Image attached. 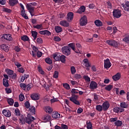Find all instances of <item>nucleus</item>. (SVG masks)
Listing matches in <instances>:
<instances>
[{
    "instance_id": "nucleus-1",
    "label": "nucleus",
    "mask_w": 129,
    "mask_h": 129,
    "mask_svg": "<svg viewBox=\"0 0 129 129\" xmlns=\"http://www.w3.org/2000/svg\"><path fill=\"white\" fill-rule=\"evenodd\" d=\"M61 51L66 56H69L71 54V48L67 46L62 47L61 48Z\"/></svg>"
},
{
    "instance_id": "nucleus-2",
    "label": "nucleus",
    "mask_w": 129,
    "mask_h": 129,
    "mask_svg": "<svg viewBox=\"0 0 129 129\" xmlns=\"http://www.w3.org/2000/svg\"><path fill=\"white\" fill-rule=\"evenodd\" d=\"M77 98H78V96L75 94H72V97H70V100L76 105H80V102L77 100Z\"/></svg>"
},
{
    "instance_id": "nucleus-3",
    "label": "nucleus",
    "mask_w": 129,
    "mask_h": 129,
    "mask_svg": "<svg viewBox=\"0 0 129 129\" xmlns=\"http://www.w3.org/2000/svg\"><path fill=\"white\" fill-rule=\"evenodd\" d=\"M106 43L109 45L110 46H112L113 47H115V48H118L119 47V43L116 42V41L114 40H106Z\"/></svg>"
},
{
    "instance_id": "nucleus-4",
    "label": "nucleus",
    "mask_w": 129,
    "mask_h": 129,
    "mask_svg": "<svg viewBox=\"0 0 129 129\" xmlns=\"http://www.w3.org/2000/svg\"><path fill=\"white\" fill-rule=\"evenodd\" d=\"M75 45H76L75 43L72 42V43H69L68 45V47L73 49V50L74 51L75 53H77V54H80L81 53V50L76 49V47H75Z\"/></svg>"
},
{
    "instance_id": "nucleus-5",
    "label": "nucleus",
    "mask_w": 129,
    "mask_h": 129,
    "mask_svg": "<svg viewBox=\"0 0 129 129\" xmlns=\"http://www.w3.org/2000/svg\"><path fill=\"white\" fill-rule=\"evenodd\" d=\"M113 16L114 18H116V19H119L121 17V11L119 9H115L113 11Z\"/></svg>"
},
{
    "instance_id": "nucleus-6",
    "label": "nucleus",
    "mask_w": 129,
    "mask_h": 129,
    "mask_svg": "<svg viewBox=\"0 0 129 129\" xmlns=\"http://www.w3.org/2000/svg\"><path fill=\"white\" fill-rule=\"evenodd\" d=\"M26 9L29 11L31 17H33V14L35 13V8L31 6V4H26Z\"/></svg>"
},
{
    "instance_id": "nucleus-7",
    "label": "nucleus",
    "mask_w": 129,
    "mask_h": 129,
    "mask_svg": "<svg viewBox=\"0 0 129 129\" xmlns=\"http://www.w3.org/2000/svg\"><path fill=\"white\" fill-rule=\"evenodd\" d=\"M35 119H36L35 117L31 115V114H28L27 117H25V122L30 124L32 123V121L35 120Z\"/></svg>"
},
{
    "instance_id": "nucleus-8",
    "label": "nucleus",
    "mask_w": 129,
    "mask_h": 129,
    "mask_svg": "<svg viewBox=\"0 0 129 129\" xmlns=\"http://www.w3.org/2000/svg\"><path fill=\"white\" fill-rule=\"evenodd\" d=\"M80 24L81 26H86L87 25V17L86 16H84L82 17L80 20Z\"/></svg>"
},
{
    "instance_id": "nucleus-9",
    "label": "nucleus",
    "mask_w": 129,
    "mask_h": 129,
    "mask_svg": "<svg viewBox=\"0 0 129 129\" xmlns=\"http://www.w3.org/2000/svg\"><path fill=\"white\" fill-rule=\"evenodd\" d=\"M111 67V62L109 60V58H107L106 59L104 60V67L106 69H108V68H110Z\"/></svg>"
},
{
    "instance_id": "nucleus-10",
    "label": "nucleus",
    "mask_w": 129,
    "mask_h": 129,
    "mask_svg": "<svg viewBox=\"0 0 129 129\" xmlns=\"http://www.w3.org/2000/svg\"><path fill=\"white\" fill-rule=\"evenodd\" d=\"M102 106L103 107V110L104 111H106V110H107V109L109 108L110 104H109V102L108 101H106L103 103Z\"/></svg>"
},
{
    "instance_id": "nucleus-11",
    "label": "nucleus",
    "mask_w": 129,
    "mask_h": 129,
    "mask_svg": "<svg viewBox=\"0 0 129 129\" xmlns=\"http://www.w3.org/2000/svg\"><path fill=\"white\" fill-rule=\"evenodd\" d=\"M74 17V14H73V12H69L67 15V21L70 22H72Z\"/></svg>"
},
{
    "instance_id": "nucleus-12",
    "label": "nucleus",
    "mask_w": 129,
    "mask_h": 129,
    "mask_svg": "<svg viewBox=\"0 0 129 129\" xmlns=\"http://www.w3.org/2000/svg\"><path fill=\"white\" fill-rule=\"evenodd\" d=\"M30 97L32 100H39L40 99V95L37 93H33L30 95Z\"/></svg>"
},
{
    "instance_id": "nucleus-13",
    "label": "nucleus",
    "mask_w": 129,
    "mask_h": 129,
    "mask_svg": "<svg viewBox=\"0 0 129 129\" xmlns=\"http://www.w3.org/2000/svg\"><path fill=\"white\" fill-rule=\"evenodd\" d=\"M89 88L90 89H96L97 88V83L94 81H92L89 85Z\"/></svg>"
},
{
    "instance_id": "nucleus-14",
    "label": "nucleus",
    "mask_w": 129,
    "mask_h": 129,
    "mask_svg": "<svg viewBox=\"0 0 129 129\" xmlns=\"http://www.w3.org/2000/svg\"><path fill=\"white\" fill-rule=\"evenodd\" d=\"M122 7L125 12H129V2L127 1L125 4H122Z\"/></svg>"
},
{
    "instance_id": "nucleus-15",
    "label": "nucleus",
    "mask_w": 129,
    "mask_h": 129,
    "mask_svg": "<svg viewBox=\"0 0 129 129\" xmlns=\"http://www.w3.org/2000/svg\"><path fill=\"white\" fill-rule=\"evenodd\" d=\"M2 113L6 116L7 117H10L12 116V114L11 113V111L9 110L4 109L2 111Z\"/></svg>"
},
{
    "instance_id": "nucleus-16",
    "label": "nucleus",
    "mask_w": 129,
    "mask_h": 129,
    "mask_svg": "<svg viewBox=\"0 0 129 129\" xmlns=\"http://www.w3.org/2000/svg\"><path fill=\"white\" fill-rule=\"evenodd\" d=\"M59 25H60V26H62V27H65L67 28L69 26V23H68L66 20H62L60 21Z\"/></svg>"
},
{
    "instance_id": "nucleus-17",
    "label": "nucleus",
    "mask_w": 129,
    "mask_h": 129,
    "mask_svg": "<svg viewBox=\"0 0 129 129\" xmlns=\"http://www.w3.org/2000/svg\"><path fill=\"white\" fill-rule=\"evenodd\" d=\"M3 38L5 39V40H7V41H12V40H13V37H12L11 34H4Z\"/></svg>"
},
{
    "instance_id": "nucleus-18",
    "label": "nucleus",
    "mask_w": 129,
    "mask_h": 129,
    "mask_svg": "<svg viewBox=\"0 0 129 129\" xmlns=\"http://www.w3.org/2000/svg\"><path fill=\"white\" fill-rule=\"evenodd\" d=\"M86 10V8L84 6H81L78 11L77 13L78 14H82L83 13H84L85 12V10Z\"/></svg>"
},
{
    "instance_id": "nucleus-19",
    "label": "nucleus",
    "mask_w": 129,
    "mask_h": 129,
    "mask_svg": "<svg viewBox=\"0 0 129 129\" xmlns=\"http://www.w3.org/2000/svg\"><path fill=\"white\" fill-rule=\"evenodd\" d=\"M1 48L3 51H5V52H9L10 50V47H9V46L7 45V44L1 45Z\"/></svg>"
},
{
    "instance_id": "nucleus-20",
    "label": "nucleus",
    "mask_w": 129,
    "mask_h": 129,
    "mask_svg": "<svg viewBox=\"0 0 129 129\" xmlns=\"http://www.w3.org/2000/svg\"><path fill=\"white\" fill-rule=\"evenodd\" d=\"M121 75L119 73H117L116 75L113 76L112 79L114 80V81H117V80H119L120 79Z\"/></svg>"
},
{
    "instance_id": "nucleus-21",
    "label": "nucleus",
    "mask_w": 129,
    "mask_h": 129,
    "mask_svg": "<svg viewBox=\"0 0 129 129\" xmlns=\"http://www.w3.org/2000/svg\"><path fill=\"white\" fill-rule=\"evenodd\" d=\"M54 61H60V54L54 53L52 55Z\"/></svg>"
},
{
    "instance_id": "nucleus-22",
    "label": "nucleus",
    "mask_w": 129,
    "mask_h": 129,
    "mask_svg": "<svg viewBox=\"0 0 129 129\" xmlns=\"http://www.w3.org/2000/svg\"><path fill=\"white\" fill-rule=\"evenodd\" d=\"M18 4V1L17 0H9V4L11 7H14Z\"/></svg>"
},
{
    "instance_id": "nucleus-23",
    "label": "nucleus",
    "mask_w": 129,
    "mask_h": 129,
    "mask_svg": "<svg viewBox=\"0 0 129 129\" xmlns=\"http://www.w3.org/2000/svg\"><path fill=\"white\" fill-rule=\"evenodd\" d=\"M21 16H22V17L24 18V19H25V20L29 19V17L27 16V14L26 13V11L25 10L21 11Z\"/></svg>"
},
{
    "instance_id": "nucleus-24",
    "label": "nucleus",
    "mask_w": 129,
    "mask_h": 129,
    "mask_svg": "<svg viewBox=\"0 0 129 129\" xmlns=\"http://www.w3.org/2000/svg\"><path fill=\"white\" fill-rule=\"evenodd\" d=\"M19 120L22 124L26 123V117L25 118L23 115H21L19 117Z\"/></svg>"
},
{
    "instance_id": "nucleus-25",
    "label": "nucleus",
    "mask_w": 129,
    "mask_h": 129,
    "mask_svg": "<svg viewBox=\"0 0 129 129\" xmlns=\"http://www.w3.org/2000/svg\"><path fill=\"white\" fill-rule=\"evenodd\" d=\"M94 23L97 27H101L102 26V22L100 20H96Z\"/></svg>"
},
{
    "instance_id": "nucleus-26",
    "label": "nucleus",
    "mask_w": 129,
    "mask_h": 129,
    "mask_svg": "<svg viewBox=\"0 0 129 129\" xmlns=\"http://www.w3.org/2000/svg\"><path fill=\"white\" fill-rule=\"evenodd\" d=\"M83 61L84 63L85 66L86 67H91V66L89 64V61H88V59L87 58H85L83 59Z\"/></svg>"
},
{
    "instance_id": "nucleus-27",
    "label": "nucleus",
    "mask_w": 129,
    "mask_h": 129,
    "mask_svg": "<svg viewBox=\"0 0 129 129\" xmlns=\"http://www.w3.org/2000/svg\"><path fill=\"white\" fill-rule=\"evenodd\" d=\"M114 124L115 126H117V127L119 126H122V121L119 120H117L116 122H114Z\"/></svg>"
},
{
    "instance_id": "nucleus-28",
    "label": "nucleus",
    "mask_w": 129,
    "mask_h": 129,
    "mask_svg": "<svg viewBox=\"0 0 129 129\" xmlns=\"http://www.w3.org/2000/svg\"><path fill=\"white\" fill-rule=\"evenodd\" d=\"M54 30L57 34L62 32V27L60 26H55Z\"/></svg>"
},
{
    "instance_id": "nucleus-29",
    "label": "nucleus",
    "mask_w": 129,
    "mask_h": 129,
    "mask_svg": "<svg viewBox=\"0 0 129 129\" xmlns=\"http://www.w3.org/2000/svg\"><path fill=\"white\" fill-rule=\"evenodd\" d=\"M61 114L58 112L53 113L52 114V117L53 118H60Z\"/></svg>"
},
{
    "instance_id": "nucleus-30",
    "label": "nucleus",
    "mask_w": 129,
    "mask_h": 129,
    "mask_svg": "<svg viewBox=\"0 0 129 129\" xmlns=\"http://www.w3.org/2000/svg\"><path fill=\"white\" fill-rule=\"evenodd\" d=\"M45 111L47 113H52V112L53 111V109L51 107L47 106L45 107Z\"/></svg>"
},
{
    "instance_id": "nucleus-31",
    "label": "nucleus",
    "mask_w": 129,
    "mask_h": 129,
    "mask_svg": "<svg viewBox=\"0 0 129 129\" xmlns=\"http://www.w3.org/2000/svg\"><path fill=\"white\" fill-rule=\"evenodd\" d=\"M120 106L121 108H127V107H128V104L122 102L120 103Z\"/></svg>"
},
{
    "instance_id": "nucleus-32",
    "label": "nucleus",
    "mask_w": 129,
    "mask_h": 129,
    "mask_svg": "<svg viewBox=\"0 0 129 129\" xmlns=\"http://www.w3.org/2000/svg\"><path fill=\"white\" fill-rule=\"evenodd\" d=\"M29 110L31 113V114H35L36 113V109L35 108V107L33 106H31L29 108Z\"/></svg>"
},
{
    "instance_id": "nucleus-33",
    "label": "nucleus",
    "mask_w": 129,
    "mask_h": 129,
    "mask_svg": "<svg viewBox=\"0 0 129 129\" xmlns=\"http://www.w3.org/2000/svg\"><path fill=\"white\" fill-rule=\"evenodd\" d=\"M59 60L62 63H65L66 61V56L64 55H59Z\"/></svg>"
},
{
    "instance_id": "nucleus-34",
    "label": "nucleus",
    "mask_w": 129,
    "mask_h": 129,
    "mask_svg": "<svg viewBox=\"0 0 129 129\" xmlns=\"http://www.w3.org/2000/svg\"><path fill=\"white\" fill-rule=\"evenodd\" d=\"M43 119L44 121H49V120H51V116L49 114H46L44 115Z\"/></svg>"
},
{
    "instance_id": "nucleus-35",
    "label": "nucleus",
    "mask_w": 129,
    "mask_h": 129,
    "mask_svg": "<svg viewBox=\"0 0 129 129\" xmlns=\"http://www.w3.org/2000/svg\"><path fill=\"white\" fill-rule=\"evenodd\" d=\"M3 85L5 87H9V80L6 79H3Z\"/></svg>"
},
{
    "instance_id": "nucleus-36",
    "label": "nucleus",
    "mask_w": 129,
    "mask_h": 129,
    "mask_svg": "<svg viewBox=\"0 0 129 129\" xmlns=\"http://www.w3.org/2000/svg\"><path fill=\"white\" fill-rule=\"evenodd\" d=\"M21 40L24 41V42H27V41H30V38L27 35H24L21 37Z\"/></svg>"
},
{
    "instance_id": "nucleus-37",
    "label": "nucleus",
    "mask_w": 129,
    "mask_h": 129,
    "mask_svg": "<svg viewBox=\"0 0 129 129\" xmlns=\"http://www.w3.org/2000/svg\"><path fill=\"white\" fill-rule=\"evenodd\" d=\"M32 87H33L32 84H29L28 85H26L25 91H29V90H31V88H32Z\"/></svg>"
},
{
    "instance_id": "nucleus-38",
    "label": "nucleus",
    "mask_w": 129,
    "mask_h": 129,
    "mask_svg": "<svg viewBox=\"0 0 129 129\" xmlns=\"http://www.w3.org/2000/svg\"><path fill=\"white\" fill-rule=\"evenodd\" d=\"M45 61L46 63H47V64H49V65H51V64L52 63V59H51V58L49 57L46 58L45 59Z\"/></svg>"
},
{
    "instance_id": "nucleus-39",
    "label": "nucleus",
    "mask_w": 129,
    "mask_h": 129,
    "mask_svg": "<svg viewBox=\"0 0 129 129\" xmlns=\"http://www.w3.org/2000/svg\"><path fill=\"white\" fill-rule=\"evenodd\" d=\"M113 88V86L111 85H108L106 87H105V89L107 90V91H110L111 89Z\"/></svg>"
},
{
    "instance_id": "nucleus-40",
    "label": "nucleus",
    "mask_w": 129,
    "mask_h": 129,
    "mask_svg": "<svg viewBox=\"0 0 129 129\" xmlns=\"http://www.w3.org/2000/svg\"><path fill=\"white\" fill-rule=\"evenodd\" d=\"M96 110H97L98 111H102L103 110V107L102 106L100 105H97L96 106Z\"/></svg>"
},
{
    "instance_id": "nucleus-41",
    "label": "nucleus",
    "mask_w": 129,
    "mask_h": 129,
    "mask_svg": "<svg viewBox=\"0 0 129 129\" xmlns=\"http://www.w3.org/2000/svg\"><path fill=\"white\" fill-rule=\"evenodd\" d=\"M93 96H94V101H97L99 100V95L96 94V93H94L93 94Z\"/></svg>"
},
{
    "instance_id": "nucleus-42",
    "label": "nucleus",
    "mask_w": 129,
    "mask_h": 129,
    "mask_svg": "<svg viewBox=\"0 0 129 129\" xmlns=\"http://www.w3.org/2000/svg\"><path fill=\"white\" fill-rule=\"evenodd\" d=\"M6 72L8 75H13V74H14V71L9 69H7Z\"/></svg>"
},
{
    "instance_id": "nucleus-43",
    "label": "nucleus",
    "mask_w": 129,
    "mask_h": 129,
    "mask_svg": "<svg viewBox=\"0 0 129 129\" xmlns=\"http://www.w3.org/2000/svg\"><path fill=\"white\" fill-rule=\"evenodd\" d=\"M33 28L34 29H37V30H40V29L43 28V24H37V25H34Z\"/></svg>"
},
{
    "instance_id": "nucleus-44",
    "label": "nucleus",
    "mask_w": 129,
    "mask_h": 129,
    "mask_svg": "<svg viewBox=\"0 0 129 129\" xmlns=\"http://www.w3.org/2000/svg\"><path fill=\"white\" fill-rule=\"evenodd\" d=\"M71 72L72 74H75L76 73V69L74 66L71 67Z\"/></svg>"
},
{
    "instance_id": "nucleus-45",
    "label": "nucleus",
    "mask_w": 129,
    "mask_h": 129,
    "mask_svg": "<svg viewBox=\"0 0 129 129\" xmlns=\"http://www.w3.org/2000/svg\"><path fill=\"white\" fill-rule=\"evenodd\" d=\"M58 76H59V72L57 71H55L53 75V78H55V79H57V78H58Z\"/></svg>"
},
{
    "instance_id": "nucleus-46",
    "label": "nucleus",
    "mask_w": 129,
    "mask_h": 129,
    "mask_svg": "<svg viewBox=\"0 0 129 129\" xmlns=\"http://www.w3.org/2000/svg\"><path fill=\"white\" fill-rule=\"evenodd\" d=\"M123 41L127 44H129V36H125V37L123 39Z\"/></svg>"
},
{
    "instance_id": "nucleus-47",
    "label": "nucleus",
    "mask_w": 129,
    "mask_h": 129,
    "mask_svg": "<svg viewBox=\"0 0 129 129\" xmlns=\"http://www.w3.org/2000/svg\"><path fill=\"white\" fill-rule=\"evenodd\" d=\"M7 101L10 105H13L14 104V100L12 98L8 99Z\"/></svg>"
},
{
    "instance_id": "nucleus-48",
    "label": "nucleus",
    "mask_w": 129,
    "mask_h": 129,
    "mask_svg": "<svg viewBox=\"0 0 129 129\" xmlns=\"http://www.w3.org/2000/svg\"><path fill=\"white\" fill-rule=\"evenodd\" d=\"M26 85H27L24 83H21L20 84V86L21 88H22V89H23V90H25V91H26Z\"/></svg>"
},
{
    "instance_id": "nucleus-49",
    "label": "nucleus",
    "mask_w": 129,
    "mask_h": 129,
    "mask_svg": "<svg viewBox=\"0 0 129 129\" xmlns=\"http://www.w3.org/2000/svg\"><path fill=\"white\" fill-rule=\"evenodd\" d=\"M63 86L64 88L67 89V90H69V89H70V85L67 83L63 84Z\"/></svg>"
},
{
    "instance_id": "nucleus-50",
    "label": "nucleus",
    "mask_w": 129,
    "mask_h": 129,
    "mask_svg": "<svg viewBox=\"0 0 129 129\" xmlns=\"http://www.w3.org/2000/svg\"><path fill=\"white\" fill-rule=\"evenodd\" d=\"M3 11L5 13H8L9 14H11L12 13V10L9 9V8H4Z\"/></svg>"
},
{
    "instance_id": "nucleus-51",
    "label": "nucleus",
    "mask_w": 129,
    "mask_h": 129,
    "mask_svg": "<svg viewBox=\"0 0 129 129\" xmlns=\"http://www.w3.org/2000/svg\"><path fill=\"white\" fill-rule=\"evenodd\" d=\"M24 105L26 108H30V107H31V104H30V102H29V101L25 102Z\"/></svg>"
},
{
    "instance_id": "nucleus-52",
    "label": "nucleus",
    "mask_w": 129,
    "mask_h": 129,
    "mask_svg": "<svg viewBox=\"0 0 129 129\" xmlns=\"http://www.w3.org/2000/svg\"><path fill=\"white\" fill-rule=\"evenodd\" d=\"M19 100H20V101H24V100H25V96H24V95L21 94L19 95Z\"/></svg>"
},
{
    "instance_id": "nucleus-53",
    "label": "nucleus",
    "mask_w": 129,
    "mask_h": 129,
    "mask_svg": "<svg viewBox=\"0 0 129 129\" xmlns=\"http://www.w3.org/2000/svg\"><path fill=\"white\" fill-rule=\"evenodd\" d=\"M83 78L85 79L86 82H90V78L88 76H84Z\"/></svg>"
},
{
    "instance_id": "nucleus-54",
    "label": "nucleus",
    "mask_w": 129,
    "mask_h": 129,
    "mask_svg": "<svg viewBox=\"0 0 129 129\" xmlns=\"http://www.w3.org/2000/svg\"><path fill=\"white\" fill-rule=\"evenodd\" d=\"M42 55H43V53H42V52L40 51H38L36 52V56L37 57H38V58H41Z\"/></svg>"
},
{
    "instance_id": "nucleus-55",
    "label": "nucleus",
    "mask_w": 129,
    "mask_h": 129,
    "mask_svg": "<svg viewBox=\"0 0 129 129\" xmlns=\"http://www.w3.org/2000/svg\"><path fill=\"white\" fill-rule=\"evenodd\" d=\"M15 115H16L17 116H20V115H21V112H20V110H19L18 109H15Z\"/></svg>"
},
{
    "instance_id": "nucleus-56",
    "label": "nucleus",
    "mask_w": 129,
    "mask_h": 129,
    "mask_svg": "<svg viewBox=\"0 0 129 129\" xmlns=\"http://www.w3.org/2000/svg\"><path fill=\"white\" fill-rule=\"evenodd\" d=\"M17 71L18 72H20V73H24V72H25V69L23 68H19Z\"/></svg>"
},
{
    "instance_id": "nucleus-57",
    "label": "nucleus",
    "mask_w": 129,
    "mask_h": 129,
    "mask_svg": "<svg viewBox=\"0 0 129 129\" xmlns=\"http://www.w3.org/2000/svg\"><path fill=\"white\" fill-rule=\"evenodd\" d=\"M117 119H118V118L117 117H114V118H110V122H113L115 121L116 122Z\"/></svg>"
},
{
    "instance_id": "nucleus-58",
    "label": "nucleus",
    "mask_w": 129,
    "mask_h": 129,
    "mask_svg": "<svg viewBox=\"0 0 129 129\" xmlns=\"http://www.w3.org/2000/svg\"><path fill=\"white\" fill-rule=\"evenodd\" d=\"M53 40L55 41V42H60V41H61V38H60V37L58 36H55L53 38Z\"/></svg>"
},
{
    "instance_id": "nucleus-59",
    "label": "nucleus",
    "mask_w": 129,
    "mask_h": 129,
    "mask_svg": "<svg viewBox=\"0 0 129 129\" xmlns=\"http://www.w3.org/2000/svg\"><path fill=\"white\" fill-rule=\"evenodd\" d=\"M38 44H43V39L41 37H39L36 40Z\"/></svg>"
},
{
    "instance_id": "nucleus-60",
    "label": "nucleus",
    "mask_w": 129,
    "mask_h": 129,
    "mask_svg": "<svg viewBox=\"0 0 129 129\" xmlns=\"http://www.w3.org/2000/svg\"><path fill=\"white\" fill-rule=\"evenodd\" d=\"M15 66L17 67V68H20V67H22V64H21V63H20V62L19 61H15Z\"/></svg>"
},
{
    "instance_id": "nucleus-61",
    "label": "nucleus",
    "mask_w": 129,
    "mask_h": 129,
    "mask_svg": "<svg viewBox=\"0 0 129 129\" xmlns=\"http://www.w3.org/2000/svg\"><path fill=\"white\" fill-rule=\"evenodd\" d=\"M31 34H32V37H37V36H38V32H37V31H32Z\"/></svg>"
},
{
    "instance_id": "nucleus-62",
    "label": "nucleus",
    "mask_w": 129,
    "mask_h": 129,
    "mask_svg": "<svg viewBox=\"0 0 129 129\" xmlns=\"http://www.w3.org/2000/svg\"><path fill=\"white\" fill-rule=\"evenodd\" d=\"M86 124H87V128L92 127V123H91L90 121H89V122H88V121H87Z\"/></svg>"
},
{
    "instance_id": "nucleus-63",
    "label": "nucleus",
    "mask_w": 129,
    "mask_h": 129,
    "mask_svg": "<svg viewBox=\"0 0 129 129\" xmlns=\"http://www.w3.org/2000/svg\"><path fill=\"white\" fill-rule=\"evenodd\" d=\"M71 92L73 93V94H77L78 93V90L75 89H72Z\"/></svg>"
},
{
    "instance_id": "nucleus-64",
    "label": "nucleus",
    "mask_w": 129,
    "mask_h": 129,
    "mask_svg": "<svg viewBox=\"0 0 129 129\" xmlns=\"http://www.w3.org/2000/svg\"><path fill=\"white\" fill-rule=\"evenodd\" d=\"M61 129H69L68 126L65 124H61Z\"/></svg>"
}]
</instances>
